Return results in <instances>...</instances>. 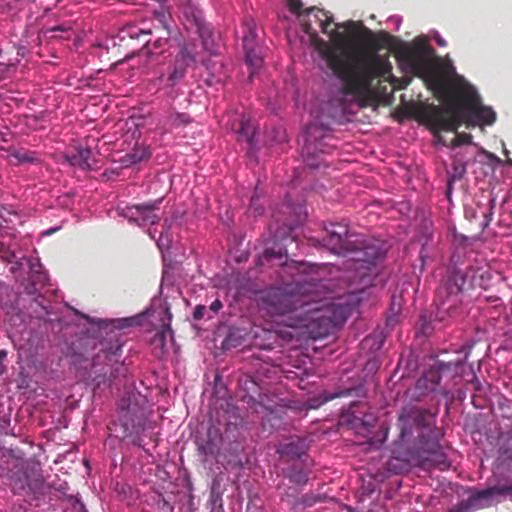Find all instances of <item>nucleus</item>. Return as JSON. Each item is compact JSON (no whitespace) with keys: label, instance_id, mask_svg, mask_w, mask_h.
<instances>
[{"label":"nucleus","instance_id":"1","mask_svg":"<svg viewBox=\"0 0 512 512\" xmlns=\"http://www.w3.org/2000/svg\"><path fill=\"white\" fill-rule=\"evenodd\" d=\"M321 245L331 253L348 258L347 280L349 291L345 301L322 306L320 309L339 329L353 310L370 296V290L381 273L388 253L384 240L353 232L347 224L331 223Z\"/></svg>","mask_w":512,"mask_h":512},{"label":"nucleus","instance_id":"2","mask_svg":"<svg viewBox=\"0 0 512 512\" xmlns=\"http://www.w3.org/2000/svg\"><path fill=\"white\" fill-rule=\"evenodd\" d=\"M76 316L86 320L96 329L83 331L71 341L65 352L76 377L87 385L100 387L111 385L120 377H125L128 369L122 359L125 339L122 330L138 324V316L102 319L91 317L75 308Z\"/></svg>","mask_w":512,"mask_h":512},{"label":"nucleus","instance_id":"3","mask_svg":"<svg viewBox=\"0 0 512 512\" xmlns=\"http://www.w3.org/2000/svg\"><path fill=\"white\" fill-rule=\"evenodd\" d=\"M375 69L370 62H365L349 74L342 88L333 92L327 103L321 106L320 112L310 110L313 121L307 124L302 132L301 156L304 163L311 169L326 166L322 156L331 153L335 148L330 123L322 118L355 115L367 106L374 96L372 80Z\"/></svg>","mask_w":512,"mask_h":512},{"label":"nucleus","instance_id":"4","mask_svg":"<svg viewBox=\"0 0 512 512\" xmlns=\"http://www.w3.org/2000/svg\"><path fill=\"white\" fill-rule=\"evenodd\" d=\"M400 434L395 441L392 457L406 464L436 467L447 470L451 463L440 441L442 433L436 428V415L427 409L404 408L399 417Z\"/></svg>","mask_w":512,"mask_h":512},{"label":"nucleus","instance_id":"5","mask_svg":"<svg viewBox=\"0 0 512 512\" xmlns=\"http://www.w3.org/2000/svg\"><path fill=\"white\" fill-rule=\"evenodd\" d=\"M302 7L303 3L300 0H288V9L297 15L301 26V42L308 43L319 53H324L329 48L328 42L320 38L319 31L326 34L334 46L341 47L346 42V36L339 29L344 28L355 32L362 26L361 23L352 20L334 23L333 16L322 9L312 7L301 12Z\"/></svg>","mask_w":512,"mask_h":512},{"label":"nucleus","instance_id":"6","mask_svg":"<svg viewBox=\"0 0 512 512\" xmlns=\"http://www.w3.org/2000/svg\"><path fill=\"white\" fill-rule=\"evenodd\" d=\"M366 392L365 383L363 379L358 376L353 380V383L347 387H339L333 393L324 391L318 396L309 398L307 401H301L294 398H279L274 394L259 393L258 403L270 414H277L290 410L295 414L306 416L309 410L318 409L330 400L345 396L363 398L366 396Z\"/></svg>","mask_w":512,"mask_h":512},{"label":"nucleus","instance_id":"7","mask_svg":"<svg viewBox=\"0 0 512 512\" xmlns=\"http://www.w3.org/2000/svg\"><path fill=\"white\" fill-rule=\"evenodd\" d=\"M154 22L127 24L121 31V39L137 40L147 56L159 54L164 51L167 41L172 34V19L169 12L156 10L153 13Z\"/></svg>","mask_w":512,"mask_h":512},{"label":"nucleus","instance_id":"8","mask_svg":"<svg viewBox=\"0 0 512 512\" xmlns=\"http://www.w3.org/2000/svg\"><path fill=\"white\" fill-rule=\"evenodd\" d=\"M473 344H465L457 352L464 353L462 359L455 361H436L432 366L423 372L421 377L416 381L415 388L420 395H427L442 390L441 383L448 382L454 377L459 375V369L464 365L468 359Z\"/></svg>","mask_w":512,"mask_h":512},{"label":"nucleus","instance_id":"9","mask_svg":"<svg viewBox=\"0 0 512 512\" xmlns=\"http://www.w3.org/2000/svg\"><path fill=\"white\" fill-rule=\"evenodd\" d=\"M398 63L406 74L428 76L435 68V50L427 43L425 36L417 37L412 45L399 52Z\"/></svg>","mask_w":512,"mask_h":512},{"label":"nucleus","instance_id":"10","mask_svg":"<svg viewBox=\"0 0 512 512\" xmlns=\"http://www.w3.org/2000/svg\"><path fill=\"white\" fill-rule=\"evenodd\" d=\"M301 298L299 293L287 287L271 286L263 292L261 303L267 313L274 316L289 315L295 322L306 305Z\"/></svg>","mask_w":512,"mask_h":512},{"label":"nucleus","instance_id":"11","mask_svg":"<svg viewBox=\"0 0 512 512\" xmlns=\"http://www.w3.org/2000/svg\"><path fill=\"white\" fill-rule=\"evenodd\" d=\"M421 122L433 133L435 145L451 147L439 134L440 131H456L462 123L460 110L449 104L445 107L427 106L421 111Z\"/></svg>","mask_w":512,"mask_h":512},{"label":"nucleus","instance_id":"12","mask_svg":"<svg viewBox=\"0 0 512 512\" xmlns=\"http://www.w3.org/2000/svg\"><path fill=\"white\" fill-rule=\"evenodd\" d=\"M196 63L194 47L183 42L179 51L169 63L167 72L160 74L156 81L167 96L173 95L175 88L185 79L188 69Z\"/></svg>","mask_w":512,"mask_h":512},{"label":"nucleus","instance_id":"13","mask_svg":"<svg viewBox=\"0 0 512 512\" xmlns=\"http://www.w3.org/2000/svg\"><path fill=\"white\" fill-rule=\"evenodd\" d=\"M39 323L40 319L32 318L27 322L22 312H18L9 318V338L18 350L31 351L38 346L42 339V333L34 326L39 325Z\"/></svg>","mask_w":512,"mask_h":512},{"label":"nucleus","instance_id":"14","mask_svg":"<svg viewBox=\"0 0 512 512\" xmlns=\"http://www.w3.org/2000/svg\"><path fill=\"white\" fill-rule=\"evenodd\" d=\"M463 95L466 99L464 114L469 124L473 126H491L496 121V112L491 106L484 105L476 88L465 83Z\"/></svg>","mask_w":512,"mask_h":512},{"label":"nucleus","instance_id":"15","mask_svg":"<svg viewBox=\"0 0 512 512\" xmlns=\"http://www.w3.org/2000/svg\"><path fill=\"white\" fill-rule=\"evenodd\" d=\"M304 306L301 316L288 326L291 328H304L308 337L317 340L328 337L336 331L331 320H328L320 308L310 310Z\"/></svg>","mask_w":512,"mask_h":512},{"label":"nucleus","instance_id":"16","mask_svg":"<svg viewBox=\"0 0 512 512\" xmlns=\"http://www.w3.org/2000/svg\"><path fill=\"white\" fill-rule=\"evenodd\" d=\"M507 496H512V484L487 487L475 491L466 501L460 502L455 510L449 512H472L499 503Z\"/></svg>","mask_w":512,"mask_h":512},{"label":"nucleus","instance_id":"17","mask_svg":"<svg viewBox=\"0 0 512 512\" xmlns=\"http://www.w3.org/2000/svg\"><path fill=\"white\" fill-rule=\"evenodd\" d=\"M466 282V276L458 268L448 270L447 275L437 288L436 297L440 308L449 311L460 303V294Z\"/></svg>","mask_w":512,"mask_h":512},{"label":"nucleus","instance_id":"18","mask_svg":"<svg viewBox=\"0 0 512 512\" xmlns=\"http://www.w3.org/2000/svg\"><path fill=\"white\" fill-rule=\"evenodd\" d=\"M118 421L122 428L121 438H127L138 432L144 422V409L134 403L131 396L122 397L118 404Z\"/></svg>","mask_w":512,"mask_h":512},{"label":"nucleus","instance_id":"19","mask_svg":"<svg viewBox=\"0 0 512 512\" xmlns=\"http://www.w3.org/2000/svg\"><path fill=\"white\" fill-rule=\"evenodd\" d=\"M161 201L162 199H158L144 204L117 207L116 212L120 217L127 219L130 223L136 224L139 227H146L159 222L160 218L155 213V210Z\"/></svg>","mask_w":512,"mask_h":512},{"label":"nucleus","instance_id":"20","mask_svg":"<svg viewBox=\"0 0 512 512\" xmlns=\"http://www.w3.org/2000/svg\"><path fill=\"white\" fill-rule=\"evenodd\" d=\"M199 455L203 457L204 461L215 458L223 444V435L218 427L210 426L207 430L205 439L196 440Z\"/></svg>","mask_w":512,"mask_h":512},{"label":"nucleus","instance_id":"21","mask_svg":"<svg viewBox=\"0 0 512 512\" xmlns=\"http://www.w3.org/2000/svg\"><path fill=\"white\" fill-rule=\"evenodd\" d=\"M50 11L51 10L49 8L45 9L41 17L42 20H49ZM72 31L73 22L71 20L62 21L54 25H49L48 21H46L38 31V39L40 41L49 39H67L70 37Z\"/></svg>","mask_w":512,"mask_h":512},{"label":"nucleus","instance_id":"22","mask_svg":"<svg viewBox=\"0 0 512 512\" xmlns=\"http://www.w3.org/2000/svg\"><path fill=\"white\" fill-rule=\"evenodd\" d=\"M196 32L202 41L203 49L209 55L217 54V44L214 40L213 31L209 24L206 23L203 13L198 9L190 11Z\"/></svg>","mask_w":512,"mask_h":512},{"label":"nucleus","instance_id":"23","mask_svg":"<svg viewBox=\"0 0 512 512\" xmlns=\"http://www.w3.org/2000/svg\"><path fill=\"white\" fill-rule=\"evenodd\" d=\"M416 242L421 245L419 258L424 264L429 258V252L434 240V222L430 217H423L417 226L415 234Z\"/></svg>","mask_w":512,"mask_h":512},{"label":"nucleus","instance_id":"24","mask_svg":"<svg viewBox=\"0 0 512 512\" xmlns=\"http://www.w3.org/2000/svg\"><path fill=\"white\" fill-rule=\"evenodd\" d=\"M308 444L304 438L291 437L286 442L280 444L276 452L281 458L289 460H303L308 451Z\"/></svg>","mask_w":512,"mask_h":512},{"label":"nucleus","instance_id":"25","mask_svg":"<svg viewBox=\"0 0 512 512\" xmlns=\"http://www.w3.org/2000/svg\"><path fill=\"white\" fill-rule=\"evenodd\" d=\"M376 423L377 417L374 413H363L362 416H357L352 413L347 420L348 426L355 434L367 439H372Z\"/></svg>","mask_w":512,"mask_h":512},{"label":"nucleus","instance_id":"26","mask_svg":"<svg viewBox=\"0 0 512 512\" xmlns=\"http://www.w3.org/2000/svg\"><path fill=\"white\" fill-rule=\"evenodd\" d=\"M467 171V161L460 157L458 154H455L452 159L451 167L447 171L448 180L446 187V196L448 199L451 198L454 183L456 181L461 180Z\"/></svg>","mask_w":512,"mask_h":512},{"label":"nucleus","instance_id":"27","mask_svg":"<svg viewBox=\"0 0 512 512\" xmlns=\"http://www.w3.org/2000/svg\"><path fill=\"white\" fill-rule=\"evenodd\" d=\"M92 155V150L88 147H77L73 152H66L64 159L73 167H78L82 170L88 171L91 169L89 162Z\"/></svg>","mask_w":512,"mask_h":512},{"label":"nucleus","instance_id":"28","mask_svg":"<svg viewBox=\"0 0 512 512\" xmlns=\"http://www.w3.org/2000/svg\"><path fill=\"white\" fill-rule=\"evenodd\" d=\"M239 139L245 141L249 145V154L255 155L257 151V131L255 126L249 119H241Z\"/></svg>","mask_w":512,"mask_h":512},{"label":"nucleus","instance_id":"29","mask_svg":"<svg viewBox=\"0 0 512 512\" xmlns=\"http://www.w3.org/2000/svg\"><path fill=\"white\" fill-rule=\"evenodd\" d=\"M245 63L251 68L249 74V81H252L254 75L259 71L264 63V59L261 55V49L259 45L244 47Z\"/></svg>","mask_w":512,"mask_h":512},{"label":"nucleus","instance_id":"30","mask_svg":"<svg viewBox=\"0 0 512 512\" xmlns=\"http://www.w3.org/2000/svg\"><path fill=\"white\" fill-rule=\"evenodd\" d=\"M172 223L173 219L164 220L163 230L160 232L158 238H156V229H149L148 231L149 236L156 241V245L162 253L170 249L171 237L169 230L172 226Z\"/></svg>","mask_w":512,"mask_h":512},{"label":"nucleus","instance_id":"31","mask_svg":"<svg viewBox=\"0 0 512 512\" xmlns=\"http://www.w3.org/2000/svg\"><path fill=\"white\" fill-rule=\"evenodd\" d=\"M150 157L148 147L144 145H136L131 152L126 153L120 160L123 167H130L132 165L142 162L144 159Z\"/></svg>","mask_w":512,"mask_h":512},{"label":"nucleus","instance_id":"32","mask_svg":"<svg viewBox=\"0 0 512 512\" xmlns=\"http://www.w3.org/2000/svg\"><path fill=\"white\" fill-rule=\"evenodd\" d=\"M243 48L256 46L257 43V26L252 18H245L243 24Z\"/></svg>","mask_w":512,"mask_h":512},{"label":"nucleus","instance_id":"33","mask_svg":"<svg viewBox=\"0 0 512 512\" xmlns=\"http://www.w3.org/2000/svg\"><path fill=\"white\" fill-rule=\"evenodd\" d=\"M477 149L479 158L478 162L489 167L492 171L504 163L497 155L487 151L483 147L479 146Z\"/></svg>","mask_w":512,"mask_h":512},{"label":"nucleus","instance_id":"34","mask_svg":"<svg viewBox=\"0 0 512 512\" xmlns=\"http://www.w3.org/2000/svg\"><path fill=\"white\" fill-rule=\"evenodd\" d=\"M289 481L297 486H304L308 482V474L303 469L289 468L285 474Z\"/></svg>","mask_w":512,"mask_h":512},{"label":"nucleus","instance_id":"35","mask_svg":"<svg viewBox=\"0 0 512 512\" xmlns=\"http://www.w3.org/2000/svg\"><path fill=\"white\" fill-rule=\"evenodd\" d=\"M10 156L13 157L17 164H25V163H38V157L37 153L33 151H22V150H16L14 149Z\"/></svg>","mask_w":512,"mask_h":512},{"label":"nucleus","instance_id":"36","mask_svg":"<svg viewBox=\"0 0 512 512\" xmlns=\"http://www.w3.org/2000/svg\"><path fill=\"white\" fill-rule=\"evenodd\" d=\"M115 492L117 493L118 497L122 501L127 502L128 505H130L136 499L134 496L133 488L129 484L116 483Z\"/></svg>","mask_w":512,"mask_h":512},{"label":"nucleus","instance_id":"37","mask_svg":"<svg viewBox=\"0 0 512 512\" xmlns=\"http://www.w3.org/2000/svg\"><path fill=\"white\" fill-rule=\"evenodd\" d=\"M247 212L249 216L253 217L261 216L264 213V206L261 204L260 195L258 194V185H256L254 194L251 196Z\"/></svg>","mask_w":512,"mask_h":512},{"label":"nucleus","instance_id":"38","mask_svg":"<svg viewBox=\"0 0 512 512\" xmlns=\"http://www.w3.org/2000/svg\"><path fill=\"white\" fill-rule=\"evenodd\" d=\"M463 145H473L478 148L479 145L472 141V135L469 133H457L451 141V148L455 149Z\"/></svg>","mask_w":512,"mask_h":512},{"label":"nucleus","instance_id":"39","mask_svg":"<svg viewBox=\"0 0 512 512\" xmlns=\"http://www.w3.org/2000/svg\"><path fill=\"white\" fill-rule=\"evenodd\" d=\"M209 504L211 506V512L223 511L222 494L219 491H217L214 487L211 489L210 492Z\"/></svg>","mask_w":512,"mask_h":512},{"label":"nucleus","instance_id":"40","mask_svg":"<svg viewBox=\"0 0 512 512\" xmlns=\"http://www.w3.org/2000/svg\"><path fill=\"white\" fill-rule=\"evenodd\" d=\"M288 252L285 246H279L277 249L267 247L263 252V257L267 260L287 258Z\"/></svg>","mask_w":512,"mask_h":512},{"label":"nucleus","instance_id":"41","mask_svg":"<svg viewBox=\"0 0 512 512\" xmlns=\"http://www.w3.org/2000/svg\"><path fill=\"white\" fill-rule=\"evenodd\" d=\"M191 122V118L186 113L174 112L169 116V123L174 127L185 126Z\"/></svg>","mask_w":512,"mask_h":512},{"label":"nucleus","instance_id":"42","mask_svg":"<svg viewBox=\"0 0 512 512\" xmlns=\"http://www.w3.org/2000/svg\"><path fill=\"white\" fill-rule=\"evenodd\" d=\"M30 270L32 273L38 275L37 280L39 282L44 283L48 280L47 273L43 271V266L38 258L33 261H30Z\"/></svg>","mask_w":512,"mask_h":512},{"label":"nucleus","instance_id":"43","mask_svg":"<svg viewBox=\"0 0 512 512\" xmlns=\"http://www.w3.org/2000/svg\"><path fill=\"white\" fill-rule=\"evenodd\" d=\"M444 69H445V72L446 74L449 76V77H452L454 78L455 80L459 81L460 83L461 82H464L465 79L463 78V76H460L457 74L456 72V68L454 66V64L452 63V61L450 59H446L445 61V64H444Z\"/></svg>","mask_w":512,"mask_h":512},{"label":"nucleus","instance_id":"44","mask_svg":"<svg viewBox=\"0 0 512 512\" xmlns=\"http://www.w3.org/2000/svg\"><path fill=\"white\" fill-rule=\"evenodd\" d=\"M320 500L321 497L319 495H315L313 493H306L301 497L299 503L304 507H311L318 503Z\"/></svg>","mask_w":512,"mask_h":512},{"label":"nucleus","instance_id":"45","mask_svg":"<svg viewBox=\"0 0 512 512\" xmlns=\"http://www.w3.org/2000/svg\"><path fill=\"white\" fill-rule=\"evenodd\" d=\"M362 344L364 346L370 345L371 347H375L376 350H379L383 345V338L379 336H367L363 340Z\"/></svg>","mask_w":512,"mask_h":512},{"label":"nucleus","instance_id":"46","mask_svg":"<svg viewBox=\"0 0 512 512\" xmlns=\"http://www.w3.org/2000/svg\"><path fill=\"white\" fill-rule=\"evenodd\" d=\"M208 314L209 312L205 305H197L193 311V319L196 321L207 319Z\"/></svg>","mask_w":512,"mask_h":512},{"label":"nucleus","instance_id":"47","mask_svg":"<svg viewBox=\"0 0 512 512\" xmlns=\"http://www.w3.org/2000/svg\"><path fill=\"white\" fill-rule=\"evenodd\" d=\"M223 308V304L219 299H215L210 306L207 308L209 314L207 315V319H212L215 315L219 313V311Z\"/></svg>","mask_w":512,"mask_h":512},{"label":"nucleus","instance_id":"48","mask_svg":"<svg viewBox=\"0 0 512 512\" xmlns=\"http://www.w3.org/2000/svg\"><path fill=\"white\" fill-rule=\"evenodd\" d=\"M69 501L71 502L73 508L79 512H89L78 494L75 496H70Z\"/></svg>","mask_w":512,"mask_h":512},{"label":"nucleus","instance_id":"49","mask_svg":"<svg viewBox=\"0 0 512 512\" xmlns=\"http://www.w3.org/2000/svg\"><path fill=\"white\" fill-rule=\"evenodd\" d=\"M12 139V133L9 128L5 127L4 130L0 131V150H5L4 144L10 142Z\"/></svg>","mask_w":512,"mask_h":512},{"label":"nucleus","instance_id":"50","mask_svg":"<svg viewBox=\"0 0 512 512\" xmlns=\"http://www.w3.org/2000/svg\"><path fill=\"white\" fill-rule=\"evenodd\" d=\"M159 508L164 512H173L174 507L164 497L159 501Z\"/></svg>","mask_w":512,"mask_h":512},{"label":"nucleus","instance_id":"51","mask_svg":"<svg viewBox=\"0 0 512 512\" xmlns=\"http://www.w3.org/2000/svg\"><path fill=\"white\" fill-rule=\"evenodd\" d=\"M387 22L395 25V30L398 31L402 24V17L399 15H392L388 17Z\"/></svg>","mask_w":512,"mask_h":512},{"label":"nucleus","instance_id":"52","mask_svg":"<svg viewBox=\"0 0 512 512\" xmlns=\"http://www.w3.org/2000/svg\"><path fill=\"white\" fill-rule=\"evenodd\" d=\"M118 175H119V173L117 170L106 169L103 172L102 177L105 178L106 180H111V179H114L115 177H117Z\"/></svg>","mask_w":512,"mask_h":512},{"label":"nucleus","instance_id":"53","mask_svg":"<svg viewBox=\"0 0 512 512\" xmlns=\"http://www.w3.org/2000/svg\"><path fill=\"white\" fill-rule=\"evenodd\" d=\"M305 265H306L305 262H298V261H294V260H291L290 263L286 260L284 263V266L294 267L297 270H299L302 266H305Z\"/></svg>","mask_w":512,"mask_h":512},{"label":"nucleus","instance_id":"54","mask_svg":"<svg viewBox=\"0 0 512 512\" xmlns=\"http://www.w3.org/2000/svg\"><path fill=\"white\" fill-rule=\"evenodd\" d=\"M435 41L437 43V45H439L440 47H445L447 45V42L444 38L441 37V35L435 31Z\"/></svg>","mask_w":512,"mask_h":512},{"label":"nucleus","instance_id":"55","mask_svg":"<svg viewBox=\"0 0 512 512\" xmlns=\"http://www.w3.org/2000/svg\"><path fill=\"white\" fill-rule=\"evenodd\" d=\"M61 227L60 226H55V227H51L49 229H46L44 231L41 232V236L42 237H45V236H50L51 234H53L54 232L58 231Z\"/></svg>","mask_w":512,"mask_h":512},{"label":"nucleus","instance_id":"56","mask_svg":"<svg viewBox=\"0 0 512 512\" xmlns=\"http://www.w3.org/2000/svg\"><path fill=\"white\" fill-rule=\"evenodd\" d=\"M168 281V273L167 271H163V274H162V279H161V288L163 287V285Z\"/></svg>","mask_w":512,"mask_h":512},{"label":"nucleus","instance_id":"57","mask_svg":"<svg viewBox=\"0 0 512 512\" xmlns=\"http://www.w3.org/2000/svg\"><path fill=\"white\" fill-rule=\"evenodd\" d=\"M81 42H82V39H81V37H79V36H77V37L74 39V46H75V48H76V49L81 45Z\"/></svg>","mask_w":512,"mask_h":512},{"label":"nucleus","instance_id":"58","mask_svg":"<svg viewBox=\"0 0 512 512\" xmlns=\"http://www.w3.org/2000/svg\"><path fill=\"white\" fill-rule=\"evenodd\" d=\"M7 356V352L5 350H0V361L4 360Z\"/></svg>","mask_w":512,"mask_h":512},{"label":"nucleus","instance_id":"59","mask_svg":"<svg viewBox=\"0 0 512 512\" xmlns=\"http://www.w3.org/2000/svg\"><path fill=\"white\" fill-rule=\"evenodd\" d=\"M247 383H250L252 386H254L255 388L258 387V385L256 384V382H254L253 380H246L245 381V385H247Z\"/></svg>","mask_w":512,"mask_h":512},{"label":"nucleus","instance_id":"60","mask_svg":"<svg viewBox=\"0 0 512 512\" xmlns=\"http://www.w3.org/2000/svg\"><path fill=\"white\" fill-rule=\"evenodd\" d=\"M285 205H286V207H287L288 209H291V208H292V205H291V203L289 202V200H288V199H286V200H285Z\"/></svg>","mask_w":512,"mask_h":512},{"label":"nucleus","instance_id":"61","mask_svg":"<svg viewBox=\"0 0 512 512\" xmlns=\"http://www.w3.org/2000/svg\"><path fill=\"white\" fill-rule=\"evenodd\" d=\"M166 313L168 315V319L171 320L172 315L170 313L169 307H166Z\"/></svg>","mask_w":512,"mask_h":512},{"label":"nucleus","instance_id":"62","mask_svg":"<svg viewBox=\"0 0 512 512\" xmlns=\"http://www.w3.org/2000/svg\"><path fill=\"white\" fill-rule=\"evenodd\" d=\"M296 209L299 210V213H302V211L304 210V206L298 205Z\"/></svg>","mask_w":512,"mask_h":512},{"label":"nucleus","instance_id":"63","mask_svg":"<svg viewBox=\"0 0 512 512\" xmlns=\"http://www.w3.org/2000/svg\"><path fill=\"white\" fill-rule=\"evenodd\" d=\"M490 220H491V218L487 216V217H486V221H485V223H484V226H487V225L489 224V221H490Z\"/></svg>","mask_w":512,"mask_h":512},{"label":"nucleus","instance_id":"64","mask_svg":"<svg viewBox=\"0 0 512 512\" xmlns=\"http://www.w3.org/2000/svg\"><path fill=\"white\" fill-rule=\"evenodd\" d=\"M7 67L3 63H0V70H5Z\"/></svg>","mask_w":512,"mask_h":512}]
</instances>
